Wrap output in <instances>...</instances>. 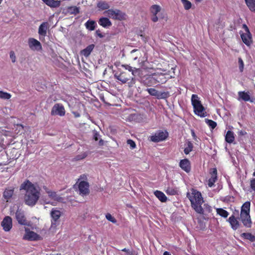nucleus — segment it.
I'll return each mask as SVG.
<instances>
[{
  "mask_svg": "<svg viewBox=\"0 0 255 255\" xmlns=\"http://www.w3.org/2000/svg\"><path fill=\"white\" fill-rule=\"evenodd\" d=\"M20 190L25 191L24 196L25 204L33 207L37 203L40 196V188L37 184L26 180L21 184Z\"/></svg>",
  "mask_w": 255,
  "mask_h": 255,
  "instance_id": "1",
  "label": "nucleus"
},
{
  "mask_svg": "<svg viewBox=\"0 0 255 255\" xmlns=\"http://www.w3.org/2000/svg\"><path fill=\"white\" fill-rule=\"evenodd\" d=\"M187 197L191 202L192 207L199 214H203L204 210L202 205L204 203L203 198L200 192L192 189L191 193H187Z\"/></svg>",
  "mask_w": 255,
  "mask_h": 255,
  "instance_id": "2",
  "label": "nucleus"
},
{
  "mask_svg": "<svg viewBox=\"0 0 255 255\" xmlns=\"http://www.w3.org/2000/svg\"><path fill=\"white\" fill-rule=\"evenodd\" d=\"M175 67H172V73L169 71V74L167 73H154L150 77V81L154 84H164L168 79L174 78L175 77Z\"/></svg>",
  "mask_w": 255,
  "mask_h": 255,
  "instance_id": "3",
  "label": "nucleus"
},
{
  "mask_svg": "<svg viewBox=\"0 0 255 255\" xmlns=\"http://www.w3.org/2000/svg\"><path fill=\"white\" fill-rule=\"evenodd\" d=\"M104 14L109 18L120 21L126 20L127 15L125 12L117 8H111L104 12Z\"/></svg>",
  "mask_w": 255,
  "mask_h": 255,
  "instance_id": "4",
  "label": "nucleus"
},
{
  "mask_svg": "<svg viewBox=\"0 0 255 255\" xmlns=\"http://www.w3.org/2000/svg\"><path fill=\"white\" fill-rule=\"evenodd\" d=\"M243 28L244 29L245 32L242 31H240L241 39L243 42L248 46H250L253 42L252 35L246 24L242 25Z\"/></svg>",
  "mask_w": 255,
  "mask_h": 255,
  "instance_id": "5",
  "label": "nucleus"
},
{
  "mask_svg": "<svg viewBox=\"0 0 255 255\" xmlns=\"http://www.w3.org/2000/svg\"><path fill=\"white\" fill-rule=\"evenodd\" d=\"M50 216L52 219L50 230L54 231L59 224V218L61 216V213L57 208H52L50 212Z\"/></svg>",
  "mask_w": 255,
  "mask_h": 255,
  "instance_id": "6",
  "label": "nucleus"
},
{
  "mask_svg": "<svg viewBox=\"0 0 255 255\" xmlns=\"http://www.w3.org/2000/svg\"><path fill=\"white\" fill-rule=\"evenodd\" d=\"M14 208V207L10 210V215H15V217L19 224L23 225H27V221L24 216V211L18 207L16 212H15Z\"/></svg>",
  "mask_w": 255,
  "mask_h": 255,
  "instance_id": "7",
  "label": "nucleus"
},
{
  "mask_svg": "<svg viewBox=\"0 0 255 255\" xmlns=\"http://www.w3.org/2000/svg\"><path fill=\"white\" fill-rule=\"evenodd\" d=\"M191 103L193 107V112H204L205 109L200 101L197 95L193 94L191 96Z\"/></svg>",
  "mask_w": 255,
  "mask_h": 255,
  "instance_id": "8",
  "label": "nucleus"
},
{
  "mask_svg": "<svg viewBox=\"0 0 255 255\" xmlns=\"http://www.w3.org/2000/svg\"><path fill=\"white\" fill-rule=\"evenodd\" d=\"M168 136V133L166 131L159 130L150 136V140L154 142H158L164 140Z\"/></svg>",
  "mask_w": 255,
  "mask_h": 255,
  "instance_id": "9",
  "label": "nucleus"
},
{
  "mask_svg": "<svg viewBox=\"0 0 255 255\" xmlns=\"http://www.w3.org/2000/svg\"><path fill=\"white\" fill-rule=\"evenodd\" d=\"M161 7L157 4H153L150 7L149 11L151 14V19L153 22H156L158 20L157 14L161 11Z\"/></svg>",
  "mask_w": 255,
  "mask_h": 255,
  "instance_id": "10",
  "label": "nucleus"
},
{
  "mask_svg": "<svg viewBox=\"0 0 255 255\" xmlns=\"http://www.w3.org/2000/svg\"><path fill=\"white\" fill-rule=\"evenodd\" d=\"M1 226L5 232H9L12 228V219L9 216H5L1 222Z\"/></svg>",
  "mask_w": 255,
  "mask_h": 255,
  "instance_id": "11",
  "label": "nucleus"
},
{
  "mask_svg": "<svg viewBox=\"0 0 255 255\" xmlns=\"http://www.w3.org/2000/svg\"><path fill=\"white\" fill-rule=\"evenodd\" d=\"M29 48L33 50H39L42 49L40 42L34 38H29L28 40Z\"/></svg>",
  "mask_w": 255,
  "mask_h": 255,
  "instance_id": "12",
  "label": "nucleus"
},
{
  "mask_svg": "<svg viewBox=\"0 0 255 255\" xmlns=\"http://www.w3.org/2000/svg\"><path fill=\"white\" fill-rule=\"evenodd\" d=\"M48 28L49 23L47 22H43L40 25L38 31L40 40L41 39V37L44 38L47 34V31Z\"/></svg>",
  "mask_w": 255,
  "mask_h": 255,
  "instance_id": "13",
  "label": "nucleus"
},
{
  "mask_svg": "<svg viewBox=\"0 0 255 255\" xmlns=\"http://www.w3.org/2000/svg\"><path fill=\"white\" fill-rule=\"evenodd\" d=\"M23 239L29 241H38L41 240L42 238L33 231L26 230V234L23 236Z\"/></svg>",
  "mask_w": 255,
  "mask_h": 255,
  "instance_id": "14",
  "label": "nucleus"
},
{
  "mask_svg": "<svg viewBox=\"0 0 255 255\" xmlns=\"http://www.w3.org/2000/svg\"><path fill=\"white\" fill-rule=\"evenodd\" d=\"M131 54H132L134 53H136L135 55H132L133 60L134 61H137L141 66H142L143 62L147 60L146 58L145 59L144 57L141 56L140 51L138 49H133L131 51Z\"/></svg>",
  "mask_w": 255,
  "mask_h": 255,
  "instance_id": "15",
  "label": "nucleus"
},
{
  "mask_svg": "<svg viewBox=\"0 0 255 255\" xmlns=\"http://www.w3.org/2000/svg\"><path fill=\"white\" fill-rule=\"evenodd\" d=\"M240 219L246 227L250 228L251 227L252 221L250 213H241Z\"/></svg>",
  "mask_w": 255,
  "mask_h": 255,
  "instance_id": "16",
  "label": "nucleus"
},
{
  "mask_svg": "<svg viewBox=\"0 0 255 255\" xmlns=\"http://www.w3.org/2000/svg\"><path fill=\"white\" fill-rule=\"evenodd\" d=\"M89 183L85 181H82L79 182L78 185L80 194L86 195L89 193Z\"/></svg>",
  "mask_w": 255,
  "mask_h": 255,
  "instance_id": "17",
  "label": "nucleus"
},
{
  "mask_svg": "<svg viewBox=\"0 0 255 255\" xmlns=\"http://www.w3.org/2000/svg\"><path fill=\"white\" fill-rule=\"evenodd\" d=\"M115 77L123 84L126 83L129 79V76L128 74L125 72H122L120 74L116 73L114 75Z\"/></svg>",
  "mask_w": 255,
  "mask_h": 255,
  "instance_id": "18",
  "label": "nucleus"
},
{
  "mask_svg": "<svg viewBox=\"0 0 255 255\" xmlns=\"http://www.w3.org/2000/svg\"><path fill=\"white\" fill-rule=\"evenodd\" d=\"M210 174L211 177L208 180L207 184L209 187H212L217 180V171L216 168L212 169V171Z\"/></svg>",
  "mask_w": 255,
  "mask_h": 255,
  "instance_id": "19",
  "label": "nucleus"
},
{
  "mask_svg": "<svg viewBox=\"0 0 255 255\" xmlns=\"http://www.w3.org/2000/svg\"><path fill=\"white\" fill-rule=\"evenodd\" d=\"M228 221L230 223V224L231 226V228L234 230H237L240 226L239 222L238 221L237 219L235 218V216L233 215H232L231 216H230L229 217V218L228 220Z\"/></svg>",
  "mask_w": 255,
  "mask_h": 255,
  "instance_id": "20",
  "label": "nucleus"
},
{
  "mask_svg": "<svg viewBox=\"0 0 255 255\" xmlns=\"http://www.w3.org/2000/svg\"><path fill=\"white\" fill-rule=\"evenodd\" d=\"M179 166L182 169L187 173L191 170L190 163L187 159L181 160L179 163Z\"/></svg>",
  "mask_w": 255,
  "mask_h": 255,
  "instance_id": "21",
  "label": "nucleus"
},
{
  "mask_svg": "<svg viewBox=\"0 0 255 255\" xmlns=\"http://www.w3.org/2000/svg\"><path fill=\"white\" fill-rule=\"evenodd\" d=\"M14 193V189L11 187L5 189L3 193V197L6 202H8L12 198Z\"/></svg>",
  "mask_w": 255,
  "mask_h": 255,
  "instance_id": "22",
  "label": "nucleus"
},
{
  "mask_svg": "<svg viewBox=\"0 0 255 255\" xmlns=\"http://www.w3.org/2000/svg\"><path fill=\"white\" fill-rule=\"evenodd\" d=\"M100 25L104 28H108L112 25V22L108 17H102L98 20Z\"/></svg>",
  "mask_w": 255,
  "mask_h": 255,
  "instance_id": "23",
  "label": "nucleus"
},
{
  "mask_svg": "<svg viewBox=\"0 0 255 255\" xmlns=\"http://www.w3.org/2000/svg\"><path fill=\"white\" fill-rule=\"evenodd\" d=\"M45 190L51 199L56 201H61L62 200V198L57 195L56 192L49 190L47 188H45Z\"/></svg>",
  "mask_w": 255,
  "mask_h": 255,
  "instance_id": "24",
  "label": "nucleus"
},
{
  "mask_svg": "<svg viewBox=\"0 0 255 255\" xmlns=\"http://www.w3.org/2000/svg\"><path fill=\"white\" fill-rule=\"evenodd\" d=\"M238 96L239 100H242L245 102H253L249 92H246L245 91L239 92Z\"/></svg>",
  "mask_w": 255,
  "mask_h": 255,
  "instance_id": "25",
  "label": "nucleus"
},
{
  "mask_svg": "<svg viewBox=\"0 0 255 255\" xmlns=\"http://www.w3.org/2000/svg\"><path fill=\"white\" fill-rule=\"evenodd\" d=\"M97 7L100 10H107L108 9H110V4L105 1H100L97 3Z\"/></svg>",
  "mask_w": 255,
  "mask_h": 255,
  "instance_id": "26",
  "label": "nucleus"
},
{
  "mask_svg": "<svg viewBox=\"0 0 255 255\" xmlns=\"http://www.w3.org/2000/svg\"><path fill=\"white\" fill-rule=\"evenodd\" d=\"M85 26L88 30H89L90 31H93V30H95V29L97 26V23H96V21L94 20H88L85 23Z\"/></svg>",
  "mask_w": 255,
  "mask_h": 255,
  "instance_id": "27",
  "label": "nucleus"
},
{
  "mask_svg": "<svg viewBox=\"0 0 255 255\" xmlns=\"http://www.w3.org/2000/svg\"><path fill=\"white\" fill-rule=\"evenodd\" d=\"M94 47L95 45L94 44H90L88 45L86 48L81 51V54L85 57H88L93 51Z\"/></svg>",
  "mask_w": 255,
  "mask_h": 255,
  "instance_id": "28",
  "label": "nucleus"
},
{
  "mask_svg": "<svg viewBox=\"0 0 255 255\" xmlns=\"http://www.w3.org/2000/svg\"><path fill=\"white\" fill-rule=\"evenodd\" d=\"M122 66L124 67L126 70H128L129 72H131L132 75L134 76H135L136 74H138L140 71L139 69L135 68L133 69L132 67L129 65L124 64L122 65Z\"/></svg>",
  "mask_w": 255,
  "mask_h": 255,
  "instance_id": "29",
  "label": "nucleus"
},
{
  "mask_svg": "<svg viewBox=\"0 0 255 255\" xmlns=\"http://www.w3.org/2000/svg\"><path fill=\"white\" fill-rule=\"evenodd\" d=\"M155 196L162 202H165L167 201V197L161 191L156 190L154 192Z\"/></svg>",
  "mask_w": 255,
  "mask_h": 255,
  "instance_id": "30",
  "label": "nucleus"
},
{
  "mask_svg": "<svg viewBox=\"0 0 255 255\" xmlns=\"http://www.w3.org/2000/svg\"><path fill=\"white\" fill-rule=\"evenodd\" d=\"M47 5L51 7H57L60 5V2L55 0H42Z\"/></svg>",
  "mask_w": 255,
  "mask_h": 255,
  "instance_id": "31",
  "label": "nucleus"
},
{
  "mask_svg": "<svg viewBox=\"0 0 255 255\" xmlns=\"http://www.w3.org/2000/svg\"><path fill=\"white\" fill-rule=\"evenodd\" d=\"M225 140L228 143H232L235 140L234 132L231 130H228L225 136Z\"/></svg>",
  "mask_w": 255,
  "mask_h": 255,
  "instance_id": "32",
  "label": "nucleus"
},
{
  "mask_svg": "<svg viewBox=\"0 0 255 255\" xmlns=\"http://www.w3.org/2000/svg\"><path fill=\"white\" fill-rule=\"evenodd\" d=\"M140 119V115L138 113H133L130 114L128 118L127 119V121L129 122L134 121L139 122Z\"/></svg>",
  "mask_w": 255,
  "mask_h": 255,
  "instance_id": "33",
  "label": "nucleus"
},
{
  "mask_svg": "<svg viewBox=\"0 0 255 255\" xmlns=\"http://www.w3.org/2000/svg\"><path fill=\"white\" fill-rule=\"evenodd\" d=\"M251 203L249 201L246 202L242 205L241 213H250Z\"/></svg>",
  "mask_w": 255,
  "mask_h": 255,
  "instance_id": "34",
  "label": "nucleus"
},
{
  "mask_svg": "<svg viewBox=\"0 0 255 255\" xmlns=\"http://www.w3.org/2000/svg\"><path fill=\"white\" fill-rule=\"evenodd\" d=\"M51 112H65V109L62 104L57 103L53 107Z\"/></svg>",
  "mask_w": 255,
  "mask_h": 255,
  "instance_id": "35",
  "label": "nucleus"
},
{
  "mask_svg": "<svg viewBox=\"0 0 255 255\" xmlns=\"http://www.w3.org/2000/svg\"><path fill=\"white\" fill-rule=\"evenodd\" d=\"M250 10L255 12V0H245Z\"/></svg>",
  "mask_w": 255,
  "mask_h": 255,
  "instance_id": "36",
  "label": "nucleus"
},
{
  "mask_svg": "<svg viewBox=\"0 0 255 255\" xmlns=\"http://www.w3.org/2000/svg\"><path fill=\"white\" fill-rule=\"evenodd\" d=\"M165 192L169 195H175L178 194V190L175 187H168L165 190Z\"/></svg>",
  "mask_w": 255,
  "mask_h": 255,
  "instance_id": "37",
  "label": "nucleus"
},
{
  "mask_svg": "<svg viewBox=\"0 0 255 255\" xmlns=\"http://www.w3.org/2000/svg\"><path fill=\"white\" fill-rule=\"evenodd\" d=\"M241 237L245 238V239L248 240L251 242L255 241V236L252 235L251 233H244L242 234Z\"/></svg>",
  "mask_w": 255,
  "mask_h": 255,
  "instance_id": "38",
  "label": "nucleus"
},
{
  "mask_svg": "<svg viewBox=\"0 0 255 255\" xmlns=\"http://www.w3.org/2000/svg\"><path fill=\"white\" fill-rule=\"evenodd\" d=\"M68 11L70 14H77L79 13V8L76 6H71L68 7Z\"/></svg>",
  "mask_w": 255,
  "mask_h": 255,
  "instance_id": "39",
  "label": "nucleus"
},
{
  "mask_svg": "<svg viewBox=\"0 0 255 255\" xmlns=\"http://www.w3.org/2000/svg\"><path fill=\"white\" fill-rule=\"evenodd\" d=\"M217 213L218 214L223 218H227L229 214L226 210L222 208L217 209Z\"/></svg>",
  "mask_w": 255,
  "mask_h": 255,
  "instance_id": "40",
  "label": "nucleus"
},
{
  "mask_svg": "<svg viewBox=\"0 0 255 255\" xmlns=\"http://www.w3.org/2000/svg\"><path fill=\"white\" fill-rule=\"evenodd\" d=\"M183 7L185 10H189L192 7L191 2L188 0H181Z\"/></svg>",
  "mask_w": 255,
  "mask_h": 255,
  "instance_id": "41",
  "label": "nucleus"
},
{
  "mask_svg": "<svg viewBox=\"0 0 255 255\" xmlns=\"http://www.w3.org/2000/svg\"><path fill=\"white\" fill-rule=\"evenodd\" d=\"M205 121L208 126L212 129H214L217 126V123L211 120L206 119Z\"/></svg>",
  "mask_w": 255,
  "mask_h": 255,
  "instance_id": "42",
  "label": "nucleus"
},
{
  "mask_svg": "<svg viewBox=\"0 0 255 255\" xmlns=\"http://www.w3.org/2000/svg\"><path fill=\"white\" fill-rule=\"evenodd\" d=\"M169 96L168 92H159L158 91V96L157 98L158 99H166Z\"/></svg>",
  "mask_w": 255,
  "mask_h": 255,
  "instance_id": "43",
  "label": "nucleus"
},
{
  "mask_svg": "<svg viewBox=\"0 0 255 255\" xmlns=\"http://www.w3.org/2000/svg\"><path fill=\"white\" fill-rule=\"evenodd\" d=\"M11 98V95L7 92L0 91V98L4 100H8Z\"/></svg>",
  "mask_w": 255,
  "mask_h": 255,
  "instance_id": "44",
  "label": "nucleus"
},
{
  "mask_svg": "<svg viewBox=\"0 0 255 255\" xmlns=\"http://www.w3.org/2000/svg\"><path fill=\"white\" fill-rule=\"evenodd\" d=\"M148 93L151 96H155L156 98L158 96V91L154 88H148L146 89Z\"/></svg>",
  "mask_w": 255,
  "mask_h": 255,
  "instance_id": "45",
  "label": "nucleus"
},
{
  "mask_svg": "<svg viewBox=\"0 0 255 255\" xmlns=\"http://www.w3.org/2000/svg\"><path fill=\"white\" fill-rule=\"evenodd\" d=\"M193 149V144L191 142H188L187 143V146L185 148L184 152L185 154H189Z\"/></svg>",
  "mask_w": 255,
  "mask_h": 255,
  "instance_id": "46",
  "label": "nucleus"
},
{
  "mask_svg": "<svg viewBox=\"0 0 255 255\" xmlns=\"http://www.w3.org/2000/svg\"><path fill=\"white\" fill-rule=\"evenodd\" d=\"M238 63L240 71L242 72L244 69V63L243 60L241 57L238 58Z\"/></svg>",
  "mask_w": 255,
  "mask_h": 255,
  "instance_id": "47",
  "label": "nucleus"
},
{
  "mask_svg": "<svg viewBox=\"0 0 255 255\" xmlns=\"http://www.w3.org/2000/svg\"><path fill=\"white\" fill-rule=\"evenodd\" d=\"M106 218L108 221L111 222L113 223H116L117 222L116 219L113 217L110 213H107L106 215Z\"/></svg>",
  "mask_w": 255,
  "mask_h": 255,
  "instance_id": "48",
  "label": "nucleus"
},
{
  "mask_svg": "<svg viewBox=\"0 0 255 255\" xmlns=\"http://www.w3.org/2000/svg\"><path fill=\"white\" fill-rule=\"evenodd\" d=\"M127 143L130 146L131 149L134 148L136 146L135 142L131 139H128L127 140Z\"/></svg>",
  "mask_w": 255,
  "mask_h": 255,
  "instance_id": "49",
  "label": "nucleus"
},
{
  "mask_svg": "<svg viewBox=\"0 0 255 255\" xmlns=\"http://www.w3.org/2000/svg\"><path fill=\"white\" fill-rule=\"evenodd\" d=\"M87 156V154L86 152H84V153H83L81 155H77L75 157V159L77 160H81V159H83L85 158Z\"/></svg>",
  "mask_w": 255,
  "mask_h": 255,
  "instance_id": "50",
  "label": "nucleus"
},
{
  "mask_svg": "<svg viewBox=\"0 0 255 255\" xmlns=\"http://www.w3.org/2000/svg\"><path fill=\"white\" fill-rule=\"evenodd\" d=\"M9 55H10V58L11 60V61L13 63H14L16 61V57H15V53H14V51H11L10 52Z\"/></svg>",
  "mask_w": 255,
  "mask_h": 255,
  "instance_id": "51",
  "label": "nucleus"
},
{
  "mask_svg": "<svg viewBox=\"0 0 255 255\" xmlns=\"http://www.w3.org/2000/svg\"><path fill=\"white\" fill-rule=\"evenodd\" d=\"M250 186L251 189L255 192V178H254L251 180Z\"/></svg>",
  "mask_w": 255,
  "mask_h": 255,
  "instance_id": "52",
  "label": "nucleus"
},
{
  "mask_svg": "<svg viewBox=\"0 0 255 255\" xmlns=\"http://www.w3.org/2000/svg\"><path fill=\"white\" fill-rule=\"evenodd\" d=\"M207 113H195V114L197 116L203 118L207 116Z\"/></svg>",
  "mask_w": 255,
  "mask_h": 255,
  "instance_id": "53",
  "label": "nucleus"
},
{
  "mask_svg": "<svg viewBox=\"0 0 255 255\" xmlns=\"http://www.w3.org/2000/svg\"><path fill=\"white\" fill-rule=\"evenodd\" d=\"M96 34L100 38H103L104 36V35L102 34V33L99 29H98L96 31Z\"/></svg>",
  "mask_w": 255,
  "mask_h": 255,
  "instance_id": "54",
  "label": "nucleus"
},
{
  "mask_svg": "<svg viewBox=\"0 0 255 255\" xmlns=\"http://www.w3.org/2000/svg\"><path fill=\"white\" fill-rule=\"evenodd\" d=\"M99 136H100V134L97 131H94V139L96 141H97L99 139Z\"/></svg>",
  "mask_w": 255,
  "mask_h": 255,
  "instance_id": "55",
  "label": "nucleus"
},
{
  "mask_svg": "<svg viewBox=\"0 0 255 255\" xmlns=\"http://www.w3.org/2000/svg\"><path fill=\"white\" fill-rule=\"evenodd\" d=\"M122 251L126 252L127 255H131L132 254L131 252L128 249H127L126 248H125L122 250Z\"/></svg>",
  "mask_w": 255,
  "mask_h": 255,
  "instance_id": "56",
  "label": "nucleus"
},
{
  "mask_svg": "<svg viewBox=\"0 0 255 255\" xmlns=\"http://www.w3.org/2000/svg\"><path fill=\"white\" fill-rule=\"evenodd\" d=\"M191 135L193 138V139L195 140H197V136L195 134V131L193 129L191 130Z\"/></svg>",
  "mask_w": 255,
  "mask_h": 255,
  "instance_id": "57",
  "label": "nucleus"
},
{
  "mask_svg": "<svg viewBox=\"0 0 255 255\" xmlns=\"http://www.w3.org/2000/svg\"><path fill=\"white\" fill-rule=\"evenodd\" d=\"M65 113H51L52 115H58L60 116H64Z\"/></svg>",
  "mask_w": 255,
  "mask_h": 255,
  "instance_id": "58",
  "label": "nucleus"
},
{
  "mask_svg": "<svg viewBox=\"0 0 255 255\" xmlns=\"http://www.w3.org/2000/svg\"><path fill=\"white\" fill-rule=\"evenodd\" d=\"M247 133V132L243 130H241L239 132V134L240 135H244Z\"/></svg>",
  "mask_w": 255,
  "mask_h": 255,
  "instance_id": "59",
  "label": "nucleus"
},
{
  "mask_svg": "<svg viewBox=\"0 0 255 255\" xmlns=\"http://www.w3.org/2000/svg\"><path fill=\"white\" fill-rule=\"evenodd\" d=\"M163 255H171L168 252L166 251L163 253Z\"/></svg>",
  "mask_w": 255,
  "mask_h": 255,
  "instance_id": "60",
  "label": "nucleus"
},
{
  "mask_svg": "<svg viewBox=\"0 0 255 255\" xmlns=\"http://www.w3.org/2000/svg\"><path fill=\"white\" fill-rule=\"evenodd\" d=\"M75 117H78L80 116L79 113H74Z\"/></svg>",
  "mask_w": 255,
  "mask_h": 255,
  "instance_id": "61",
  "label": "nucleus"
},
{
  "mask_svg": "<svg viewBox=\"0 0 255 255\" xmlns=\"http://www.w3.org/2000/svg\"><path fill=\"white\" fill-rule=\"evenodd\" d=\"M99 144L100 145H102L103 144V140L101 139L100 141H99Z\"/></svg>",
  "mask_w": 255,
  "mask_h": 255,
  "instance_id": "62",
  "label": "nucleus"
},
{
  "mask_svg": "<svg viewBox=\"0 0 255 255\" xmlns=\"http://www.w3.org/2000/svg\"><path fill=\"white\" fill-rule=\"evenodd\" d=\"M196 1H198V2H200L202 0H195Z\"/></svg>",
  "mask_w": 255,
  "mask_h": 255,
  "instance_id": "63",
  "label": "nucleus"
},
{
  "mask_svg": "<svg viewBox=\"0 0 255 255\" xmlns=\"http://www.w3.org/2000/svg\"><path fill=\"white\" fill-rule=\"evenodd\" d=\"M253 176H255V172L253 173Z\"/></svg>",
  "mask_w": 255,
  "mask_h": 255,
  "instance_id": "64",
  "label": "nucleus"
}]
</instances>
